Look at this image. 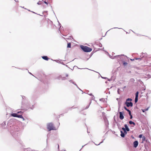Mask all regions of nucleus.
<instances>
[{"label": "nucleus", "mask_w": 151, "mask_h": 151, "mask_svg": "<svg viewBox=\"0 0 151 151\" xmlns=\"http://www.w3.org/2000/svg\"><path fill=\"white\" fill-rule=\"evenodd\" d=\"M129 123L130 124H133L134 125H135V123L132 121H129Z\"/></svg>", "instance_id": "nucleus-16"}, {"label": "nucleus", "mask_w": 151, "mask_h": 151, "mask_svg": "<svg viewBox=\"0 0 151 151\" xmlns=\"http://www.w3.org/2000/svg\"><path fill=\"white\" fill-rule=\"evenodd\" d=\"M150 107H148L146 109H141L142 111L143 112H145V111H147L149 108Z\"/></svg>", "instance_id": "nucleus-14"}, {"label": "nucleus", "mask_w": 151, "mask_h": 151, "mask_svg": "<svg viewBox=\"0 0 151 151\" xmlns=\"http://www.w3.org/2000/svg\"><path fill=\"white\" fill-rule=\"evenodd\" d=\"M105 113L104 112H103L102 113V116H103H103H106L105 115Z\"/></svg>", "instance_id": "nucleus-25"}, {"label": "nucleus", "mask_w": 151, "mask_h": 151, "mask_svg": "<svg viewBox=\"0 0 151 151\" xmlns=\"http://www.w3.org/2000/svg\"><path fill=\"white\" fill-rule=\"evenodd\" d=\"M59 148V145H58V148Z\"/></svg>", "instance_id": "nucleus-49"}, {"label": "nucleus", "mask_w": 151, "mask_h": 151, "mask_svg": "<svg viewBox=\"0 0 151 151\" xmlns=\"http://www.w3.org/2000/svg\"><path fill=\"white\" fill-rule=\"evenodd\" d=\"M101 77L102 78H103V79H107V78L106 77H102V76H101Z\"/></svg>", "instance_id": "nucleus-38"}, {"label": "nucleus", "mask_w": 151, "mask_h": 151, "mask_svg": "<svg viewBox=\"0 0 151 151\" xmlns=\"http://www.w3.org/2000/svg\"><path fill=\"white\" fill-rule=\"evenodd\" d=\"M20 112H18V113H20Z\"/></svg>", "instance_id": "nucleus-48"}, {"label": "nucleus", "mask_w": 151, "mask_h": 151, "mask_svg": "<svg viewBox=\"0 0 151 151\" xmlns=\"http://www.w3.org/2000/svg\"><path fill=\"white\" fill-rule=\"evenodd\" d=\"M145 55V58L146 57H147V54L146 53H144V54Z\"/></svg>", "instance_id": "nucleus-33"}, {"label": "nucleus", "mask_w": 151, "mask_h": 151, "mask_svg": "<svg viewBox=\"0 0 151 151\" xmlns=\"http://www.w3.org/2000/svg\"><path fill=\"white\" fill-rule=\"evenodd\" d=\"M128 112L129 114V115H131L132 114L131 111L130 110H129Z\"/></svg>", "instance_id": "nucleus-29"}, {"label": "nucleus", "mask_w": 151, "mask_h": 151, "mask_svg": "<svg viewBox=\"0 0 151 151\" xmlns=\"http://www.w3.org/2000/svg\"><path fill=\"white\" fill-rule=\"evenodd\" d=\"M29 74H32H32L31 73H30V72H29Z\"/></svg>", "instance_id": "nucleus-46"}, {"label": "nucleus", "mask_w": 151, "mask_h": 151, "mask_svg": "<svg viewBox=\"0 0 151 151\" xmlns=\"http://www.w3.org/2000/svg\"><path fill=\"white\" fill-rule=\"evenodd\" d=\"M42 4V2L41 1H39L37 3V4L39 5Z\"/></svg>", "instance_id": "nucleus-20"}, {"label": "nucleus", "mask_w": 151, "mask_h": 151, "mask_svg": "<svg viewBox=\"0 0 151 151\" xmlns=\"http://www.w3.org/2000/svg\"><path fill=\"white\" fill-rule=\"evenodd\" d=\"M68 76V74L66 75V76L67 77V76Z\"/></svg>", "instance_id": "nucleus-47"}, {"label": "nucleus", "mask_w": 151, "mask_h": 151, "mask_svg": "<svg viewBox=\"0 0 151 151\" xmlns=\"http://www.w3.org/2000/svg\"><path fill=\"white\" fill-rule=\"evenodd\" d=\"M64 151H65V150Z\"/></svg>", "instance_id": "nucleus-52"}, {"label": "nucleus", "mask_w": 151, "mask_h": 151, "mask_svg": "<svg viewBox=\"0 0 151 151\" xmlns=\"http://www.w3.org/2000/svg\"><path fill=\"white\" fill-rule=\"evenodd\" d=\"M108 79V81H110V80L109 79Z\"/></svg>", "instance_id": "nucleus-45"}, {"label": "nucleus", "mask_w": 151, "mask_h": 151, "mask_svg": "<svg viewBox=\"0 0 151 151\" xmlns=\"http://www.w3.org/2000/svg\"><path fill=\"white\" fill-rule=\"evenodd\" d=\"M96 46H98L100 47H101L102 46V45L99 42H95V47Z\"/></svg>", "instance_id": "nucleus-9"}, {"label": "nucleus", "mask_w": 151, "mask_h": 151, "mask_svg": "<svg viewBox=\"0 0 151 151\" xmlns=\"http://www.w3.org/2000/svg\"><path fill=\"white\" fill-rule=\"evenodd\" d=\"M138 145V142L137 141H135L133 143L134 147L136 148Z\"/></svg>", "instance_id": "nucleus-8"}, {"label": "nucleus", "mask_w": 151, "mask_h": 151, "mask_svg": "<svg viewBox=\"0 0 151 151\" xmlns=\"http://www.w3.org/2000/svg\"><path fill=\"white\" fill-rule=\"evenodd\" d=\"M138 97H135V100H134V102L135 103H137L138 101Z\"/></svg>", "instance_id": "nucleus-19"}, {"label": "nucleus", "mask_w": 151, "mask_h": 151, "mask_svg": "<svg viewBox=\"0 0 151 151\" xmlns=\"http://www.w3.org/2000/svg\"><path fill=\"white\" fill-rule=\"evenodd\" d=\"M60 78H59V79H60ZM62 78L61 79L62 80H65V78Z\"/></svg>", "instance_id": "nucleus-32"}, {"label": "nucleus", "mask_w": 151, "mask_h": 151, "mask_svg": "<svg viewBox=\"0 0 151 151\" xmlns=\"http://www.w3.org/2000/svg\"><path fill=\"white\" fill-rule=\"evenodd\" d=\"M99 100L101 101H102L103 102H104L105 101V99L104 98H102L99 99Z\"/></svg>", "instance_id": "nucleus-22"}, {"label": "nucleus", "mask_w": 151, "mask_h": 151, "mask_svg": "<svg viewBox=\"0 0 151 151\" xmlns=\"http://www.w3.org/2000/svg\"><path fill=\"white\" fill-rule=\"evenodd\" d=\"M22 119H23V120H24V118H23H23H21Z\"/></svg>", "instance_id": "nucleus-43"}, {"label": "nucleus", "mask_w": 151, "mask_h": 151, "mask_svg": "<svg viewBox=\"0 0 151 151\" xmlns=\"http://www.w3.org/2000/svg\"><path fill=\"white\" fill-rule=\"evenodd\" d=\"M103 142V140L101 142H100V143L99 144H95V145H100V144L101 143H102Z\"/></svg>", "instance_id": "nucleus-30"}, {"label": "nucleus", "mask_w": 151, "mask_h": 151, "mask_svg": "<svg viewBox=\"0 0 151 151\" xmlns=\"http://www.w3.org/2000/svg\"><path fill=\"white\" fill-rule=\"evenodd\" d=\"M47 128L49 131L51 130H56V129H55L54 127L53 124L52 123H50L47 124Z\"/></svg>", "instance_id": "nucleus-2"}, {"label": "nucleus", "mask_w": 151, "mask_h": 151, "mask_svg": "<svg viewBox=\"0 0 151 151\" xmlns=\"http://www.w3.org/2000/svg\"><path fill=\"white\" fill-rule=\"evenodd\" d=\"M24 97H25V96H22V98H23V99H24Z\"/></svg>", "instance_id": "nucleus-44"}, {"label": "nucleus", "mask_w": 151, "mask_h": 151, "mask_svg": "<svg viewBox=\"0 0 151 151\" xmlns=\"http://www.w3.org/2000/svg\"><path fill=\"white\" fill-rule=\"evenodd\" d=\"M127 64V63L126 62H123V65H126Z\"/></svg>", "instance_id": "nucleus-27"}, {"label": "nucleus", "mask_w": 151, "mask_h": 151, "mask_svg": "<svg viewBox=\"0 0 151 151\" xmlns=\"http://www.w3.org/2000/svg\"><path fill=\"white\" fill-rule=\"evenodd\" d=\"M144 54V53L143 52H142L141 54V55H140V56L141 57V58H135V59L136 60H142V58L145 57V55Z\"/></svg>", "instance_id": "nucleus-7"}, {"label": "nucleus", "mask_w": 151, "mask_h": 151, "mask_svg": "<svg viewBox=\"0 0 151 151\" xmlns=\"http://www.w3.org/2000/svg\"><path fill=\"white\" fill-rule=\"evenodd\" d=\"M114 28V29L118 28V29H121V28H118V27H114V28Z\"/></svg>", "instance_id": "nucleus-40"}, {"label": "nucleus", "mask_w": 151, "mask_h": 151, "mask_svg": "<svg viewBox=\"0 0 151 151\" xmlns=\"http://www.w3.org/2000/svg\"><path fill=\"white\" fill-rule=\"evenodd\" d=\"M44 3L46 4L47 5H48V3L47 2H46V1H44Z\"/></svg>", "instance_id": "nucleus-37"}, {"label": "nucleus", "mask_w": 151, "mask_h": 151, "mask_svg": "<svg viewBox=\"0 0 151 151\" xmlns=\"http://www.w3.org/2000/svg\"><path fill=\"white\" fill-rule=\"evenodd\" d=\"M17 113H12L11 114V116L14 117H17Z\"/></svg>", "instance_id": "nucleus-13"}, {"label": "nucleus", "mask_w": 151, "mask_h": 151, "mask_svg": "<svg viewBox=\"0 0 151 151\" xmlns=\"http://www.w3.org/2000/svg\"><path fill=\"white\" fill-rule=\"evenodd\" d=\"M124 109L127 111H129V110L127 109L125 106H124Z\"/></svg>", "instance_id": "nucleus-28"}, {"label": "nucleus", "mask_w": 151, "mask_h": 151, "mask_svg": "<svg viewBox=\"0 0 151 151\" xmlns=\"http://www.w3.org/2000/svg\"><path fill=\"white\" fill-rule=\"evenodd\" d=\"M142 134H140L139 135V137L140 138H142Z\"/></svg>", "instance_id": "nucleus-36"}, {"label": "nucleus", "mask_w": 151, "mask_h": 151, "mask_svg": "<svg viewBox=\"0 0 151 151\" xmlns=\"http://www.w3.org/2000/svg\"><path fill=\"white\" fill-rule=\"evenodd\" d=\"M42 58L45 60H48V58L47 56H43L42 57Z\"/></svg>", "instance_id": "nucleus-15"}, {"label": "nucleus", "mask_w": 151, "mask_h": 151, "mask_svg": "<svg viewBox=\"0 0 151 151\" xmlns=\"http://www.w3.org/2000/svg\"><path fill=\"white\" fill-rule=\"evenodd\" d=\"M119 114V118L121 120H122L124 118V116L123 115L124 112H120Z\"/></svg>", "instance_id": "nucleus-6"}, {"label": "nucleus", "mask_w": 151, "mask_h": 151, "mask_svg": "<svg viewBox=\"0 0 151 151\" xmlns=\"http://www.w3.org/2000/svg\"><path fill=\"white\" fill-rule=\"evenodd\" d=\"M125 104H126L127 106V107H129V106L132 107L133 106V103L132 102H127L126 101L125 103Z\"/></svg>", "instance_id": "nucleus-5"}, {"label": "nucleus", "mask_w": 151, "mask_h": 151, "mask_svg": "<svg viewBox=\"0 0 151 151\" xmlns=\"http://www.w3.org/2000/svg\"><path fill=\"white\" fill-rule=\"evenodd\" d=\"M132 101V99L130 98H128L126 99V101L127 102H128V101Z\"/></svg>", "instance_id": "nucleus-18"}, {"label": "nucleus", "mask_w": 151, "mask_h": 151, "mask_svg": "<svg viewBox=\"0 0 151 151\" xmlns=\"http://www.w3.org/2000/svg\"><path fill=\"white\" fill-rule=\"evenodd\" d=\"M139 92L137 91L135 93V97H138Z\"/></svg>", "instance_id": "nucleus-23"}, {"label": "nucleus", "mask_w": 151, "mask_h": 151, "mask_svg": "<svg viewBox=\"0 0 151 151\" xmlns=\"http://www.w3.org/2000/svg\"><path fill=\"white\" fill-rule=\"evenodd\" d=\"M103 119L104 121V123L106 128H108L109 125V122L106 116H103Z\"/></svg>", "instance_id": "nucleus-3"}, {"label": "nucleus", "mask_w": 151, "mask_h": 151, "mask_svg": "<svg viewBox=\"0 0 151 151\" xmlns=\"http://www.w3.org/2000/svg\"><path fill=\"white\" fill-rule=\"evenodd\" d=\"M104 47L102 49H100V48H99V49H98V48L97 49L96 47H95V52L96 51H98V50H104Z\"/></svg>", "instance_id": "nucleus-17"}, {"label": "nucleus", "mask_w": 151, "mask_h": 151, "mask_svg": "<svg viewBox=\"0 0 151 151\" xmlns=\"http://www.w3.org/2000/svg\"><path fill=\"white\" fill-rule=\"evenodd\" d=\"M124 126L125 127V128L126 129V130H127V131L128 132L129 131V128L127 126V124H125L124 125Z\"/></svg>", "instance_id": "nucleus-10"}, {"label": "nucleus", "mask_w": 151, "mask_h": 151, "mask_svg": "<svg viewBox=\"0 0 151 151\" xmlns=\"http://www.w3.org/2000/svg\"><path fill=\"white\" fill-rule=\"evenodd\" d=\"M127 130H125L123 132L124 133V134H127Z\"/></svg>", "instance_id": "nucleus-31"}, {"label": "nucleus", "mask_w": 151, "mask_h": 151, "mask_svg": "<svg viewBox=\"0 0 151 151\" xmlns=\"http://www.w3.org/2000/svg\"><path fill=\"white\" fill-rule=\"evenodd\" d=\"M130 116V119H132V115L131 114V115H129Z\"/></svg>", "instance_id": "nucleus-34"}, {"label": "nucleus", "mask_w": 151, "mask_h": 151, "mask_svg": "<svg viewBox=\"0 0 151 151\" xmlns=\"http://www.w3.org/2000/svg\"><path fill=\"white\" fill-rule=\"evenodd\" d=\"M88 94L91 96L92 95V94H91V93Z\"/></svg>", "instance_id": "nucleus-42"}, {"label": "nucleus", "mask_w": 151, "mask_h": 151, "mask_svg": "<svg viewBox=\"0 0 151 151\" xmlns=\"http://www.w3.org/2000/svg\"><path fill=\"white\" fill-rule=\"evenodd\" d=\"M95 72H96L95 71ZM96 73H97V72H96Z\"/></svg>", "instance_id": "nucleus-51"}, {"label": "nucleus", "mask_w": 151, "mask_h": 151, "mask_svg": "<svg viewBox=\"0 0 151 151\" xmlns=\"http://www.w3.org/2000/svg\"><path fill=\"white\" fill-rule=\"evenodd\" d=\"M67 47L68 48H70L71 47V44L70 43H68V45H67Z\"/></svg>", "instance_id": "nucleus-21"}, {"label": "nucleus", "mask_w": 151, "mask_h": 151, "mask_svg": "<svg viewBox=\"0 0 151 151\" xmlns=\"http://www.w3.org/2000/svg\"><path fill=\"white\" fill-rule=\"evenodd\" d=\"M145 139V136H143L142 137V141H144Z\"/></svg>", "instance_id": "nucleus-26"}, {"label": "nucleus", "mask_w": 151, "mask_h": 151, "mask_svg": "<svg viewBox=\"0 0 151 151\" xmlns=\"http://www.w3.org/2000/svg\"><path fill=\"white\" fill-rule=\"evenodd\" d=\"M81 48L85 52H89L92 50V49L88 47L84 46L83 45L81 46Z\"/></svg>", "instance_id": "nucleus-1"}, {"label": "nucleus", "mask_w": 151, "mask_h": 151, "mask_svg": "<svg viewBox=\"0 0 151 151\" xmlns=\"http://www.w3.org/2000/svg\"><path fill=\"white\" fill-rule=\"evenodd\" d=\"M120 132L121 136L122 137H125V134H124V133L122 131H120Z\"/></svg>", "instance_id": "nucleus-12"}, {"label": "nucleus", "mask_w": 151, "mask_h": 151, "mask_svg": "<svg viewBox=\"0 0 151 151\" xmlns=\"http://www.w3.org/2000/svg\"><path fill=\"white\" fill-rule=\"evenodd\" d=\"M122 129L124 131L126 130V129L125 128L122 127Z\"/></svg>", "instance_id": "nucleus-35"}, {"label": "nucleus", "mask_w": 151, "mask_h": 151, "mask_svg": "<svg viewBox=\"0 0 151 151\" xmlns=\"http://www.w3.org/2000/svg\"><path fill=\"white\" fill-rule=\"evenodd\" d=\"M17 117L19 118H22L23 116H22V115H17Z\"/></svg>", "instance_id": "nucleus-24"}, {"label": "nucleus", "mask_w": 151, "mask_h": 151, "mask_svg": "<svg viewBox=\"0 0 151 151\" xmlns=\"http://www.w3.org/2000/svg\"><path fill=\"white\" fill-rule=\"evenodd\" d=\"M89 105L88 106H86V109H87V108H88V107H89Z\"/></svg>", "instance_id": "nucleus-41"}, {"label": "nucleus", "mask_w": 151, "mask_h": 151, "mask_svg": "<svg viewBox=\"0 0 151 151\" xmlns=\"http://www.w3.org/2000/svg\"><path fill=\"white\" fill-rule=\"evenodd\" d=\"M122 56L123 57H126L125 56H124V55H118L114 56V58L112 56H111V57L110 56V57L111 58H112V59H114V58H116L117 57L119 58L120 59L119 60V59H118V60L122 61V60H123V59L122 57Z\"/></svg>", "instance_id": "nucleus-4"}, {"label": "nucleus", "mask_w": 151, "mask_h": 151, "mask_svg": "<svg viewBox=\"0 0 151 151\" xmlns=\"http://www.w3.org/2000/svg\"><path fill=\"white\" fill-rule=\"evenodd\" d=\"M69 82H70L71 83H72L73 84H74L75 85H76L77 87L80 90H81L78 88V86L77 85V84L75 83L73 81V80H70L69 81Z\"/></svg>", "instance_id": "nucleus-11"}, {"label": "nucleus", "mask_w": 151, "mask_h": 151, "mask_svg": "<svg viewBox=\"0 0 151 151\" xmlns=\"http://www.w3.org/2000/svg\"><path fill=\"white\" fill-rule=\"evenodd\" d=\"M137 36H142V35H141L140 34H137Z\"/></svg>", "instance_id": "nucleus-39"}, {"label": "nucleus", "mask_w": 151, "mask_h": 151, "mask_svg": "<svg viewBox=\"0 0 151 151\" xmlns=\"http://www.w3.org/2000/svg\"><path fill=\"white\" fill-rule=\"evenodd\" d=\"M118 93H119V91H118Z\"/></svg>", "instance_id": "nucleus-50"}]
</instances>
